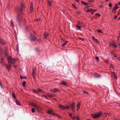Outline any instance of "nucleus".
Segmentation results:
<instances>
[{"instance_id":"nucleus-1","label":"nucleus","mask_w":120,"mask_h":120,"mask_svg":"<svg viewBox=\"0 0 120 120\" xmlns=\"http://www.w3.org/2000/svg\"><path fill=\"white\" fill-rule=\"evenodd\" d=\"M20 7H18L16 8V12L18 15L17 17V21L19 22H20L22 21V16L20 15L21 12L23 10L24 8H25L24 4L22 2L20 3Z\"/></svg>"},{"instance_id":"nucleus-2","label":"nucleus","mask_w":120,"mask_h":120,"mask_svg":"<svg viewBox=\"0 0 120 120\" xmlns=\"http://www.w3.org/2000/svg\"><path fill=\"white\" fill-rule=\"evenodd\" d=\"M47 113L48 114H51L54 116H57L58 117L61 118V116H60L58 114L54 113V112L53 110L52 109L49 110H48L47 112Z\"/></svg>"},{"instance_id":"nucleus-3","label":"nucleus","mask_w":120,"mask_h":120,"mask_svg":"<svg viewBox=\"0 0 120 120\" xmlns=\"http://www.w3.org/2000/svg\"><path fill=\"white\" fill-rule=\"evenodd\" d=\"M102 114L101 112H100L97 113L91 114L92 117L94 118H96L100 117Z\"/></svg>"},{"instance_id":"nucleus-4","label":"nucleus","mask_w":120,"mask_h":120,"mask_svg":"<svg viewBox=\"0 0 120 120\" xmlns=\"http://www.w3.org/2000/svg\"><path fill=\"white\" fill-rule=\"evenodd\" d=\"M32 105L35 107L36 111L39 112L41 113V108L39 106L34 103H32Z\"/></svg>"},{"instance_id":"nucleus-5","label":"nucleus","mask_w":120,"mask_h":120,"mask_svg":"<svg viewBox=\"0 0 120 120\" xmlns=\"http://www.w3.org/2000/svg\"><path fill=\"white\" fill-rule=\"evenodd\" d=\"M58 106L59 108L61 109L62 110H64L66 109H69L70 108V105H68L66 107L64 106L63 105L58 104Z\"/></svg>"},{"instance_id":"nucleus-6","label":"nucleus","mask_w":120,"mask_h":120,"mask_svg":"<svg viewBox=\"0 0 120 120\" xmlns=\"http://www.w3.org/2000/svg\"><path fill=\"white\" fill-rule=\"evenodd\" d=\"M8 59H9L10 60H9L11 64L14 63L15 61V59L14 58L12 59V57H11L10 56H8L7 58L8 61Z\"/></svg>"},{"instance_id":"nucleus-7","label":"nucleus","mask_w":120,"mask_h":120,"mask_svg":"<svg viewBox=\"0 0 120 120\" xmlns=\"http://www.w3.org/2000/svg\"><path fill=\"white\" fill-rule=\"evenodd\" d=\"M6 44L7 42L5 40L0 38V44L4 45Z\"/></svg>"},{"instance_id":"nucleus-8","label":"nucleus","mask_w":120,"mask_h":120,"mask_svg":"<svg viewBox=\"0 0 120 120\" xmlns=\"http://www.w3.org/2000/svg\"><path fill=\"white\" fill-rule=\"evenodd\" d=\"M50 91L52 93H55L57 91L60 92L59 89L58 88H57L50 89Z\"/></svg>"},{"instance_id":"nucleus-9","label":"nucleus","mask_w":120,"mask_h":120,"mask_svg":"<svg viewBox=\"0 0 120 120\" xmlns=\"http://www.w3.org/2000/svg\"><path fill=\"white\" fill-rule=\"evenodd\" d=\"M31 37L30 40L32 41H34L37 39V38L34 36L32 35V34H31Z\"/></svg>"},{"instance_id":"nucleus-10","label":"nucleus","mask_w":120,"mask_h":120,"mask_svg":"<svg viewBox=\"0 0 120 120\" xmlns=\"http://www.w3.org/2000/svg\"><path fill=\"white\" fill-rule=\"evenodd\" d=\"M70 105V106H71V108H72V109L73 110V111L74 112H75L74 109L75 108V103L74 102H73L72 103V104L71 105Z\"/></svg>"},{"instance_id":"nucleus-11","label":"nucleus","mask_w":120,"mask_h":120,"mask_svg":"<svg viewBox=\"0 0 120 120\" xmlns=\"http://www.w3.org/2000/svg\"><path fill=\"white\" fill-rule=\"evenodd\" d=\"M49 34L47 32H44L43 34V36L44 38L45 39H46L49 36Z\"/></svg>"},{"instance_id":"nucleus-12","label":"nucleus","mask_w":120,"mask_h":120,"mask_svg":"<svg viewBox=\"0 0 120 120\" xmlns=\"http://www.w3.org/2000/svg\"><path fill=\"white\" fill-rule=\"evenodd\" d=\"M94 75L96 78H99L101 77V75L96 73H94Z\"/></svg>"},{"instance_id":"nucleus-13","label":"nucleus","mask_w":120,"mask_h":120,"mask_svg":"<svg viewBox=\"0 0 120 120\" xmlns=\"http://www.w3.org/2000/svg\"><path fill=\"white\" fill-rule=\"evenodd\" d=\"M37 92L38 93V94H39L40 93H43V90L40 88H38L37 89Z\"/></svg>"},{"instance_id":"nucleus-14","label":"nucleus","mask_w":120,"mask_h":120,"mask_svg":"<svg viewBox=\"0 0 120 120\" xmlns=\"http://www.w3.org/2000/svg\"><path fill=\"white\" fill-rule=\"evenodd\" d=\"M47 2L48 4L49 5L50 7L52 6V1L48 0Z\"/></svg>"},{"instance_id":"nucleus-15","label":"nucleus","mask_w":120,"mask_h":120,"mask_svg":"<svg viewBox=\"0 0 120 120\" xmlns=\"http://www.w3.org/2000/svg\"><path fill=\"white\" fill-rule=\"evenodd\" d=\"M10 24L11 26L13 28L15 26V25L14 24V22L12 20H11L10 21Z\"/></svg>"},{"instance_id":"nucleus-16","label":"nucleus","mask_w":120,"mask_h":120,"mask_svg":"<svg viewBox=\"0 0 120 120\" xmlns=\"http://www.w3.org/2000/svg\"><path fill=\"white\" fill-rule=\"evenodd\" d=\"M15 100L16 104L19 106H20L21 104L19 101L17 99H15Z\"/></svg>"},{"instance_id":"nucleus-17","label":"nucleus","mask_w":120,"mask_h":120,"mask_svg":"<svg viewBox=\"0 0 120 120\" xmlns=\"http://www.w3.org/2000/svg\"><path fill=\"white\" fill-rule=\"evenodd\" d=\"M0 63L3 65H4L5 64L3 57L1 58Z\"/></svg>"},{"instance_id":"nucleus-18","label":"nucleus","mask_w":120,"mask_h":120,"mask_svg":"<svg viewBox=\"0 0 120 120\" xmlns=\"http://www.w3.org/2000/svg\"><path fill=\"white\" fill-rule=\"evenodd\" d=\"M76 25L81 26V25H83V23L82 22H80L79 21H78Z\"/></svg>"},{"instance_id":"nucleus-19","label":"nucleus","mask_w":120,"mask_h":120,"mask_svg":"<svg viewBox=\"0 0 120 120\" xmlns=\"http://www.w3.org/2000/svg\"><path fill=\"white\" fill-rule=\"evenodd\" d=\"M118 4H115V7H114L113 8V10L116 11V10L118 8V7L117 6Z\"/></svg>"},{"instance_id":"nucleus-20","label":"nucleus","mask_w":120,"mask_h":120,"mask_svg":"<svg viewBox=\"0 0 120 120\" xmlns=\"http://www.w3.org/2000/svg\"><path fill=\"white\" fill-rule=\"evenodd\" d=\"M80 104L79 103H78L76 105V109L77 110H78L80 108Z\"/></svg>"},{"instance_id":"nucleus-21","label":"nucleus","mask_w":120,"mask_h":120,"mask_svg":"<svg viewBox=\"0 0 120 120\" xmlns=\"http://www.w3.org/2000/svg\"><path fill=\"white\" fill-rule=\"evenodd\" d=\"M33 4H32V2H31V3L30 7V11L32 12L33 11Z\"/></svg>"},{"instance_id":"nucleus-22","label":"nucleus","mask_w":120,"mask_h":120,"mask_svg":"<svg viewBox=\"0 0 120 120\" xmlns=\"http://www.w3.org/2000/svg\"><path fill=\"white\" fill-rule=\"evenodd\" d=\"M46 95L48 96L49 97H53L54 96V95L53 94L51 93H48L46 94Z\"/></svg>"},{"instance_id":"nucleus-23","label":"nucleus","mask_w":120,"mask_h":120,"mask_svg":"<svg viewBox=\"0 0 120 120\" xmlns=\"http://www.w3.org/2000/svg\"><path fill=\"white\" fill-rule=\"evenodd\" d=\"M60 83L62 85L64 86H66L67 84V83L66 82L63 81H62V82H61Z\"/></svg>"},{"instance_id":"nucleus-24","label":"nucleus","mask_w":120,"mask_h":120,"mask_svg":"<svg viewBox=\"0 0 120 120\" xmlns=\"http://www.w3.org/2000/svg\"><path fill=\"white\" fill-rule=\"evenodd\" d=\"M81 4L83 5H89L90 4H89L87 3H86V2H84L82 1H81Z\"/></svg>"},{"instance_id":"nucleus-25","label":"nucleus","mask_w":120,"mask_h":120,"mask_svg":"<svg viewBox=\"0 0 120 120\" xmlns=\"http://www.w3.org/2000/svg\"><path fill=\"white\" fill-rule=\"evenodd\" d=\"M4 65L5 66L8 71L10 70L9 67H8V66L7 64H5Z\"/></svg>"},{"instance_id":"nucleus-26","label":"nucleus","mask_w":120,"mask_h":120,"mask_svg":"<svg viewBox=\"0 0 120 120\" xmlns=\"http://www.w3.org/2000/svg\"><path fill=\"white\" fill-rule=\"evenodd\" d=\"M9 60H10V59H8V63L9 65L8 67H9V69H10V68L11 67V65L10 64L11 63L10 62V61Z\"/></svg>"},{"instance_id":"nucleus-27","label":"nucleus","mask_w":120,"mask_h":120,"mask_svg":"<svg viewBox=\"0 0 120 120\" xmlns=\"http://www.w3.org/2000/svg\"><path fill=\"white\" fill-rule=\"evenodd\" d=\"M19 45L18 44H17L16 46V49L17 52H19Z\"/></svg>"},{"instance_id":"nucleus-28","label":"nucleus","mask_w":120,"mask_h":120,"mask_svg":"<svg viewBox=\"0 0 120 120\" xmlns=\"http://www.w3.org/2000/svg\"><path fill=\"white\" fill-rule=\"evenodd\" d=\"M110 45H111L113 46V47L116 48L117 47V46L115 44L113 43H111L110 44Z\"/></svg>"},{"instance_id":"nucleus-29","label":"nucleus","mask_w":120,"mask_h":120,"mask_svg":"<svg viewBox=\"0 0 120 120\" xmlns=\"http://www.w3.org/2000/svg\"><path fill=\"white\" fill-rule=\"evenodd\" d=\"M32 91L33 92H34L35 93L37 94H38V93L37 90H35L34 89H33L32 90Z\"/></svg>"},{"instance_id":"nucleus-30","label":"nucleus","mask_w":120,"mask_h":120,"mask_svg":"<svg viewBox=\"0 0 120 120\" xmlns=\"http://www.w3.org/2000/svg\"><path fill=\"white\" fill-rule=\"evenodd\" d=\"M76 26L77 27V29L79 30H80L81 28V26H80L78 25H77Z\"/></svg>"},{"instance_id":"nucleus-31","label":"nucleus","mask_w":120,"mask_h":120,"mask_svg":"<svg viewBox=\"0 0 120 120\" xmlns=\"http://www.w3.org/2000/svg\"><path fill=\"white\" fill-rule=\"evenodd\" d=\"M12 97H13V98L14 99H16L15 98V94L14 93V92L12 93Z\"/></svg>"},{"instance_id":"nucleus-32","label":"nucleus","mask_w":120,"mask_h":120,"mask_svg":"<svg viewBox=\"0 0 120 120\" xmlns=\"http://www.w3.org/2000/svg\"><path fill=\"white\" fill-rule=\"evenodd\" d=\"M20 78L21 79H26L27 78L26 76H25L24 77H23L21 75L20 76Z\"/></svg>"},{"instance_id":"nucleus-33","label":"nucleus","mask_w":120,"mask_h":120,"mask_svg":"<svg viewBox=\"0 0 120 120\" xmlns=\"http://www.w3.org/2000/svg\"><path fill=\"white\" fill-rule=\"evenodd\" d=\"M75 119L77 120H79L80 119L79 118V116L78 115L76 116H75Z\"/></svg>"},{"instance_id":"nucleus-34","label":"nucleus","mask_w":120,"mask_h":120,"mask_svg":"<svg viewBox=\"0 0 120 120\" xmlns=\"http://www.w3.org/2000/svg\"><path fill=\"white\" fill-rule=\"evenodd\" d=\"M94 41L95 42L97 43H99V42L98 41V39H95L94 40Z\"/></svg>"},{"instance_id":"nucleus-35","label":"nucleus","mask_w":120,"mask_h":120,"mask_svg":"<svg viewBox=\"0 0 120 120\" xmlns=\"http://www.w3.org/2000/svg\"><path fill=\"white\" fill-rule=\"evenodd\" d=\"M26 82L25 81H24L22 83V85L23 86H25Z\"/></svg>"},{"instance_id":"nucleus-36","label":"nucleus","mask_w":120,"mask_h":120,"mask_svg":"<svg viewBox=\"0 0 120 120\" xmlns=\"http://www.w3.org/2000/svg\"><path fill=\"white\" fill-rule=\"evenodd\" d=\"M97 31H98V33H102L103 32L101 31V30H99L97 29Z\"/></svg>"},{"instance_id":"nucleus-37","label":"nucleus","mask_w":120,"mask_h":120,"mask_svg":"<svg viewBox=\"0 0 120 120\" xmlns=\"http://www.w3.org/2000/svg\"><path fill=\"white\" fill-rule=\"evenodd\" d=\"M68 42V41H66L65 42L64 44H62V47H64L65 45H66L67 43Z\"/></svg>"},{"instance_id":"nucleus-38","label":"nucleus","mask_w":120,"mask_h":120,"mask_svg":"<svg viewBox=\"0 0 120 120\" xmlns=\"http://www.w3.org/2000/svg\"><path fill=\"white\" fill-rule=\"evenodd\" d=\"M95 59L98 61H99V58L98 56H96L95 57Z\"/></svg>"},{"instance_id":"nucleus-39","label":"nucleus","mask_w":120,"mask_h":120,"mask_svg":"<svg viewBox=\"0 0 120 120\" xmlns=\"http://www.w3.org/2000/svg\"><path fill=\"white\" fill-rule=\"evenodd\" d=\"M94 1V0H88L87 1V2L90 3H93V2Z\"/></svg>"},{"instance_id":"nucleus-40","label":"nucleus","mask_w":120,"mask_h":120,"mask_svg":"<svg viewBox=\"0 0 120 120\" xmlns=\"http://www.w3.org/2000/svg\"><path fill=\"white\" fill-rule=\"evenodd\" d=\"M31 110L32 112L33 113H34L35 111V109L34 108H32Z\"/></svg>"},{"instance_id":"nucleus-41","label":"nucleus","mask_w":120,"mask_h":120,"mask_svg":"<svg viewBox=\"0 0 120 120\" xmlns=\"http://www.w3.org/2000/svg\"><path fill=\"white\" fill-rule=\"evenodd\" d=\"M32 75H34L35 73V71L34 69H32Z\"/></svg>"},{"instance_id":"nucleus-42","label":"nucleus","mask_w":120,"mask_h":120,"mask_svg":"<svg viewBox=\"0 0 120 120\" xmlns=\"http://www.w3.org/2000/svg\"><path fill=\"white\" fill-rule=\"evenodd\" d=\"M93 10V9H89L87 10V11L89 12H91V11H92Z\"/></svg>"},{"instance_id":"nucleus-43","label":"nucleus","mask_w":120,"mask_h":120,"mask_svg":"<svg viewBox=\"0 0 120 120\" xmlns=\"http://www.w3.org/2000/svg\"><path fill=\"white\" fill-rule=\"evenodd\" d=\"M111 73L113 74V75H114V76H115V75H116V73L114 72H112V71H111Z\"/></svg>"},{"instance_id":"nucleus-44","label":"nucleus","mask_w":120,"mask_h":120,"mask_svg":"<svg viewBox=\"0 0 120 120\" xmlns=\"http://www.w3.org/2000/svg\"><path fill=\"white\" fill-rule=\"evenodd\" d=\"M40 18H39L38 19H37L35 20L37 22H38L39 21H40Z\"/></svg>"},{"instance_id":"nucleus-45","label":"nucleus","mask_w":120,"mask_h":120,"mask_svg":"<svg viewBox=\"0 0 120 120\" xmlns=\"http://www.w3.org/2000/svg\"><path fill=\"white\" fill-rule=\"evenodd\" d=\"M83 92L85 93H86L87 94H88V92H87L86 91V90H83L82 91Z\"/></svg>"},{"instance_id":"nucleus-46","label":"nucleus","mask_w":120,"mask_h":120,"mask_svg":"<svg viewBox=\"0 0 120 120\" xmlns=\"http://www.w3.org/2000/svg\"><path fill=\"white\" fill-rule=\"evenodd\" d=\"M112 5L111 3H109V6L110 7H112Z\"/></svg>"},{"instance_id":"nucleus-47","label":"nucleus","mask_w":120,"mask_h":120,"mask_svg":"<svg viewBox=\"0 0 120 120\" xmlns=\"http://www.w3.org/2000/svg\"><path fill=\"white\" fill-rule=\"evenodd\" d=\"M72 6H73L75 8H77L75 6L74 4H72Z\"/></svg>"},{"instance_id":"nucleus-48","label":"nucleus","mask_w":120,"mask_h":120,"mask_svg":"<svg viewBox=\"0 0 120 120\" xmlns=\"http://www.w3.org/2000/svg\"><path fill=\"white\" fill-rule=\"evenodd\" d=\"M92 38L93 41H94V40L96 39L95 38L94 36H92Z\"/></svg>"},{"instance_id":"nucleus-49","label":"nucleus","mask_w":120,"mask_h":120,"mask_svg":"<svg viewBox=\"0 0 120 120\" xmlns=\"http://www.w3.org/2000/svg\"><path fill=\"white\" fill-rule=\"evenodd\" d=\"M43 96L45 97V98H46V99H48V98L45 95H43Z\"/></svg>"},{"instance_id":"nucleus-50","label":"nucleus","mask_w":120,"mask_h":120,"mask_svg":"<svg viewBox=\"0 0 120 120\" xmlns=\"http://www.w3.org/2000/svg\"><path fill=\"white\" fill-rule=\"evenodd\" d=\"M79 38V39H80V40H82V41H83V40H84V39H82V38H80V37H79V38Z\"/></svg>"},{"instance_id":"nucleus-51","label":"nucleus","mask_w":120,"mask_h":120,"mask_svg":"<svg viewBox=\"0 0 120 120\" xmlns=\"http://www.w3.org/2000/svg\"><path fill=\"white\" fill-rule=\"evenodd\" d=\"M105 62L107 63H108L109 62L108 60H105Z\"/></svg>"},{"instance_id":"nucleus-52","label":"nucleus","mask_w":120,"mask_h":120,"mask_svg":"<svg viewBox=\"0 0 120 120\" xmlns=\"http://www.w3.org/2000/svg\"><path fill=\"white\" fill-rule=\"evenodd\" d=\"M0 85L1 87V88H3V87L2 84L1 83H0Z\"/></svg>"},{"instance_id":"nucleus-53","label":"nucleus","mask_w":120,"mask_h":120,"mask_svg":"<svg viewBox=\"0 0 120 120\" xmlns=\"http://www.w3.org/2000/svg\"><path fill=\"white\" fill-rule=\"evenodd\" d=\"M69 115L71 117H72V114L71 113H70L69 114Z\"/></svg>"},{"instance_id":"nucleus-54","label":"nucleus","mask_w":120,"mask_h":120,"mask_svg":"<svg viewBox=\"0 0 120 120\" xmlns=\"http://www.w3.org/2000/svg\"><path fill=\"white\" fill-rule=\"evenodd\" d=\"M39 42H40V41H41V39H39L37 40Z\"/></svg>"},{"instance_id":"nucleus-55","label":"nucleus","mask_w":120,"mask_h":120,"mask_svg":"<svg viewBox=\"0 0 120 120\" xmlns=\"http://www.w3.org/2000/svg\"><path fill=\"white\" fill-rule=\"evenodd\" d=\"M117 16H115V17H114V19H116V18H117Z\"/></svg>"},{"instance_id":"nucleus-56","label":"nucleus","mask_w":120,"mask_h":120,"mask_svg":"<svg viewBox=\"0 0 120 120\" xmlns=\"http://www.w3.org/2000/svg\"><path fill=\"white\" fill-rule=\"evenodd\" d=\"M76 12L77 13V14H79L80 13V12H79V11H77Z\"/></svg>"},{"instance_id":"nucleus-57","label":"nucleus","mask_w":120,"mask_h":120,"mask_svg":"<svg viewBox=\"0 0 120 120\" xmlns=\"http://www.w3.org/2000/svg\"><path fill=\"white\" fill-rule=\"evenodd\" d=\"M96 11H97L96 9H94V10H93V9L92 10V11H93L94 12Z\"/></svg>"},{"instance_id":"nucleus-58","label":"nucleus","mask_w":120,"mask_h":120,"mask_svg":"<svg viewBox=\"0 0 120 120\" xmlns=\"http://www.w3.org/2000/svg\"><path fill=\"white\" fill-rule=\"evenodd\" d=\"M96 15H99V16H100V14H96Z\"/></svg>"},{"instance_id":"nucleus-59","label":"nucleus","mask_w":120,"mask_h":120,"mask_svg":"<svg viewBox=\"0 0 120 120\" xmlns=\"http://www.w3.org/2000/svg\"><path fill=\"white\" fill-rule=\"evenodd\" d=\"M114 77L116 79L117 78V76H116V75L114 76Z\"/></svg>"},{"instance_id":"nucleus-60","label":"nucleus","mask_w":120,"mask_h":120,"mask_svg":"<svg viewBox=\"0 0 120 120\" xmlns=\"http://www.w3.org/2000/svg\"><path fill=\"white\" fill-rule=\"evenodd\" d=\"M76 1H77L78 2H79V0H75Z\"/></svg>"},{"instance_id":"nucleus-61","label":"nucleus","mask_w":120,"mask_h":120,"mask_svg":"<svg viewBox=\"0 0 120 120\" xmlns=\"http://www.w3.org/2000/svg\"><path fill=\"white\" fill-rule=\"evenodd\" d=\"M91 13L92 15L94 13V12L93 11H91Z\"/></svg>"},{"instance_id":"nucleus-62","label":"nucleus","mask_w":120,"mask_h":120,"mask_svg":"<svg viewBox=\"0 0 120 120\" xmlns=\"http://www.w3.org/2000/svg\"><path fill=\"white\" fill-rule=\"evenodd\" d=\"M110 115V113H107L106 114V116H107V115Z\"/></svg>"},{"instance_id":"nucleus-63","label":"nucleus","mask_w":120,"mask_h":120,"mask_svg":"<svg viewBox=\"0 0 120 120\" xmlns=\"http://www.w3.org/2000/svg\"><path fill=\"white\" fill-rule=\"evenodd\" d=\"M89 6H87L86 8H89Z\"/></svg>"},{"instance_id":"nucleus-64","label":"nucleus","mask_w":120,"mask_h":120,"mask_svg":"<svg viewBox=\"0 0 120 120\" xmlns=\"http://www.w3.org/2000/svg\"><path fill=\"white\" fill-rule=\"evenodd\" d=\"M14 66L15 67V68H17V66H15V65H14Z\"/></svg>"}]
</instances>
